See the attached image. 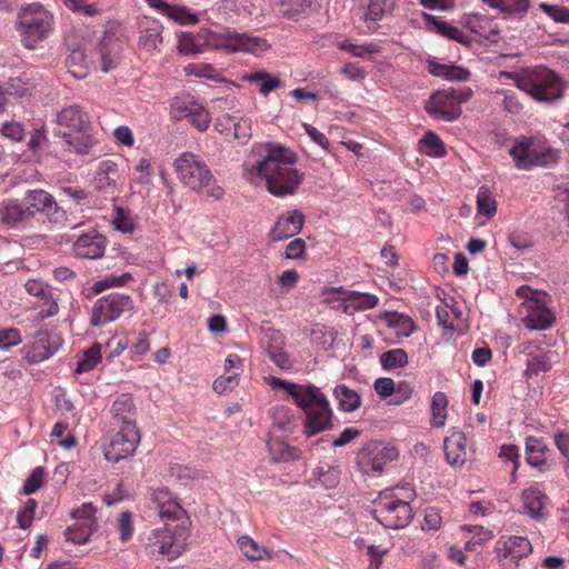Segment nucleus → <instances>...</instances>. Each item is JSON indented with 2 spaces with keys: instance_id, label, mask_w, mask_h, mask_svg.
<instances>
[{
  "instance_id": "nucleus-62",
  "label": "nucleus",
  "mask_w": 569,
  "mask_h": 569,
  "mask_svg": "<svg viewBox=\"0 0 569 569\" xmlns=\"http://www.w3.org/2000/svg\"><path fill=\"white\" fill-rule=\"evenodd\" d=\"M442 525V517L439 509L435 507H428L425 510V519L422 530H438Z\"/></svg>"
},
{
  "instance_id": "nucleus-7",
  "label": "nucleus",
  "mask_w": 569,
  "mask_h": 569,
  "mask_svg": "<svg viewBox=\"0 0 569 569\" xmlns=\"http://www.w3.org/2000/svg\"><path fill=\"white\" fill-rule=\"evenodd\" d=\"M372 515L383 527L400 529L412 520V508L408 501L387 490L373 501Z\"/></svg>"
},
{
  "instance_id": "nucleus-31",
  "label": "nucleus",
  "mask_w": 569,
  "mask_h": 569,
  "mask_svg": "<svg viewBox=\"0 0 569 569\" xmlns=\"http://www.w3.org/2000/svg\"><path fill=\"white\" fill-rule=\"evenodd\" d=\"M492 9L509 17L522 18L530 8L529 0H481Z\"/></svg>"
},
{
  "instance_id": "nucleus-41",
  "label": "nucleus",
  "mask_w": 569,
  "mask_h": 569,
  "mask_svg": "<svg viewBox=\"0 0 569 569\" xmlns=\"http://www.w3.org/2000/svg\"><path fill=\"white\" fill-rule=\"evenodd\" d=\"M430 72L451 81H467L470 78V71L468 69L455 66L433 64L430 68Z\"/></svg>"
},
{
  "instance_id": "nucleus-9",
  "label": "nucleus",
  "mask_w": 569,
  "mask_h": 569,
  "mask_svg": "<svg viewBox=\"0 0 569 569\" xmlns=\"http://www.w3.org/2000/svg\"><path fill=\"white\" fill-rule=\"evenodd\" d=\"M515 166L520 170H529L533 167L553 166L559 160V151L552 148L538 150L533 147L531 138L521 136L515 140L509 151Z\"/></svg>"
},
{
  "instance_id": "nucleus-64",
  "label": "nucleus",
  "mask_w": 569,
  "mask_h": 569,
  "mask_svg": "<svg viewBox=\"0 0 569 569\" xmlns=\"http://www.w3.org/2000/svg\"><path fill=\"white\" fill-rule=\"evenodd\" d=\"M387 552H388V550L381 548L380 546H376V545L367 546V553H368L369 560H370L368 569H380L382 559Z\"/></svg>"
},
{
  "instance_id": "nucleus-25",
  "label": "nucleus",
  "mask_w": 569,
  "mask_h": 569,
  "mask_svg": "<svg viewBox=\"0 0 569 569\" xmlns=\"http://www.w3.org/2000/svg\"><path fill=\"white\" fill-rule=\"evenodd\" d=\"M447 461L455 467H461L467 459V438L460 430H452L445 439Z\"/></svg>"
},
{
  "instance_id": "nucleus-56",
  "label": "nucleus",
  "mask_w": 569,
  "mask_h": 569,
  "mask_svg": "<svg viewBox=\"0 0 569 569\" xmlns=\"http://www.w3.org/2000/svg\"><path fill=\"white\" fill-rule=\"evenodd\" d=\"M118 530L120 533V540L127 542L133 535V520L130 511H123L120 513L118 519Z\"/></svg>"
},
{
  "instance_id": "nucleus-26",
  "label": "nucleus",
  "mask_w": 569,
  "mask_h": 569,
  "mask_svg": "<svg viewBox=\"0 0 569 569\" xmlns=\"http://www.w3.org/2000/svg\"><path fill=\"white\" fill-rule=\"evenodd\" d=\"M521 348V352L528 356L527 368L525 370V376L528 379H531L538 376L540 372H546L551 369L550 352L533 353L536 345L531 341L522 343Z\"/></svg>"
},
{
  "instance_id": "nucleus-4",
  "label": "nucleus",
  "mask_w": 569,
  "mask_h": 569,
  "mask_svg": "<svg viewBox=\"0 0 569 569\" xmlns=\"http://www.w3.org/2000/svg\"><path fill=\"white\" fill-rule=\"evenodd\" d=\"M179 180L194 191L206 190L207 196L220 199L223 189L217 184L209 167L191 152L180 154L173 163Z\"/></svg>"
},
{
  "instance_id": "nucleus-19",
  "label": "nucleus",
  "mask_w": 569,
  "mask_h": 569,
  "mask_svg": "<svg viewBox=\"0 0 569 569\" xmlns=\"http://www.w3.org/2000/svg\"><path fill=\"white\" fill-rule=\"evenodd\" d=\"M106 246L104 236L92 230L78 237L73 242L72 251L81 259H99L103 256Z\"/></svg>"
},
{
  "instance_id": "nucleus-35",
  "label": "nucleus",
  "mask_w": 569,
  "mask_h": 569,
  "mask_svg": "<svg viewBox=\"0 0 569 569\" xmlns=\"http://www.w3.org/2000/svg\"><path fill=\"white\" fill-rule=\"evenodd\" d=\"M162 42V26L158 21H150L141 30L139 44L148 50H156L158 44Z\"/></svg>"
},
{
  "instance_id": "nucleus-8",
  "label": "nucleus",
  "mask_w": 569,
  "mask_h": 569,
  "mask_svg": "<svg viewBox=\"0 0 569 569\" xmlns=\"http://www.w3.org/2000/svg\"><path fill=\"white\" fill-rule=\"evenodd\" d=\"M187 528L181 523H164L163 528H157L148 536L147 548L152 552L168 556L170 560L178 558L186 547Z\"/></svg>"
},
{
  "instance_id": "nucleus-32",
  "label": "nucleus",
  "mask_w": 569,
  "mask_h": 569,
  "mask_svg": "<svg viewBox=\"0 0 569 569\" xmlns=\"http://www.w3.org/2000/svg\"><path fill=\"white\" fill-rule=\"evenodd\" d=\"M68 71L77 79H83L88 76L90 61L82 48L72 49L66 59Z\"/></svg>"
},
{
  "instance_id": "nucleus-29",
  "label": "nucleus",
  "mask_w": 569,
  "mask_h": 569,
  "mask_svg": "<svg viewBox=\"0 0 569 569\" xmlns=\"http://www.w3.org/2000/svg\"><path fill=\"white\" fill-rule=\"evenodd\" d=\"M496 549L503 552V558L511 557L519 560L531 553L532 546L526 537L511 536L508 538H500L496 543Z\"/></svg>"
},
{
  "instance_id": "nucleus-15",
  "label": "nucleus",
  "mask_w": 569,
  "mask_h": 569,
  "mask_svg": "<svg viewBox=\"0 0 569 569\" xmlns=\"http://www.w3.org/2000/svg\"><path fill=\"white\" fill-rule=\"evenodd\" d=\"M398 457V451L393 447H386L376 443L365 446L358 453V465L362 472L381 473L388 461Z\"/></svg>"
},
{
  "instance_id": "nucleus-17",
  "label": "nucleus",
  "mask_w": 569,
  "mask_h": 569,
  "mask_svg": "<svg viewBox=\"0 0 569 569\" xmlns=\"http://www.w3.org/2000/svg\"><path fill=\"white\" fill-rule=\"evenodd\" d=\"M526 310L523 323L531 330H546L555 322V316L547 308L545 297L541 299H529L522 302Z\"/></svg>"
},
{
  "instance_id": "nucleus-42",
  "label": "nucleus",
  "mask_w": 569,
  "mask_h": 569,
  "mask_svg": "<svg viewBox=\"0 0 569 569\" xmlns=\"http://www.w3.org/2000/svg\"><path fill=\"white\" fill-rule=\"evenodd\" d=\"M448 398L438 391L431 399L432 425L437 428L445 426L447 417Z\"/></svg>"
},
{
  "instance_id": "nucleus-60",
  "label": "nucleus",
  "mask_w": 569,
  "mask_h": 569,
  "mask_svg": "<svg viewBox=\"0 0 569 569\" xmlns=\"http://www.w3.org/2000/svg\"><path fill=\"white\" fill-rule=\"evenodd\" d=\"M239 375H240V372H234L229 376L218 377L213 381V385H212L213 390L220 395L232 390L238 385Z\"/></svg>"
},
{
  "instance_id": "nucleus-28",
  "label": "nucleus",
  "mask_w": 569,
  "mask_h": 569,
  "mask_svg": "<svg viewBox=\"0 0 569 569\" xmlns=\"http://www.w3.org/2000/svg\"><path fill=\"white\" fill-rule=\"evenodd\" d=\"M24 288L28 293L40 297L43 300V306L47 309H42L38 312V318L43 320L58 313L59 307L56 300L52 298L51 291L47 284L37 279H30L26 282Z\"/></svg>"
},
{
  "instance_id": "nucleus-1",
  "label": "nucleus",
  "mask_w": 569,
  "mask_h": 569,
  "mask_svg": "<svg viewBox=\"0 0 569 569\" xmlns=\"http://www.w3.org/2000/svg\"><path fill=\"white\" fill-rule=\"evenodd\" d=\"M295 163L296 157L290 150L269 146L263 159L249 169V173L262 178L272 196H292L303 180V173L295 168Z\"/></svg>"
},
{
  "instance_id": "nucleus-22",
  "label": "nucleus",
  "mask_w": 569,
  "mask_h": 569,
  "mask_svg": "<svg viewBox=\"0 0 569 569\" xmlns=\"http://www.w3.org/2000/svg\"><path fill=\"white\" fill-rule=\"evenodd\" d=\"M305 216L299 210L289 211L278 219L270 231V237L274 241H282L298 234L303 227Z\"/></svg>"
},
{
  "instance_id": "nucleus-13",
  "label": "nucleus",
  "mask_w": 569,
  "mask_h": 569,
  "mask_svg": "<svg viewBox=\"0 0 569 569\" xmlns=\"http://www.w3.org/2000/svg\"><path fill=\"white\" fill-rule=\"evenodd\" d=\"M466 101L457 90H441L433 93L426 103V111L436 119L453 121L461 114L460 104Z\"/></svg>"
},
{
  "instance_id": "nucleus-57",
  "label": "nucleus",
  "mask_w": 569,
  "mask_h": 569,
  "mask_svg": "<svg viewBox=\"0 0 569 569\" xmlns=\"http://www.w3.org/2000/svg\"><path fill=\"white\" fill-rule=\"evenodd\" d=\"M540 9L553 21L560 23H569V9L560 6L540 3Z\"/></svg>"
},
{
  "instance_id": "nucleus-59",
  "label": "nucleus",
  "mask_w": 569,
  "mask_h": 569,
  "mask_svg": "<svg viewBox=\"0 0 569 569\" xmlns=\"http://www.w3.org/2000/svg\"><path fill=\"white\" fill-rule=\"evenodd\" d=\"M318 475V482L326 489L335 488L339 482V471L336 468L328 467L325 470L322 467L316 472Z\"/></svg>"
},
{
  "instance_id": "nucleus-46",
  "label": "nucleus",
  "mask_w": 569,
  "mask_h": 569,
  "mask_svg": "<svg viewBox=\"0 0 569 569\" xmlns=\"http://www.w3.org/2000/svg\"><path fill=\"white\" fill-rule=\"evenodd\" d=\"M101 359V346L94 343L91 348L83 352L76 368V373L88 372L92 370Z\"/></svg>"
},
{
  "instance_id": "nucleus-6",
  "label": "nucleus",
  "mask_w": 569,
  "mask_h": 569,
  "mask_svg": "<svg viewBox=\"0 0 569 569\" xmlns=\"http://www.w3.org/2000/svg\"><path fill=\"white\" fill-rule=\"evenodd\" d=\"M17 24L24 47L34 49L51 32L53 17L42 4L31 3L20 10Z\"/></svg>"
},
{
  "instance_id": "nucleus-44",
  "label": "nucleus",
  "mask_w": 569,
  "mask_h": 569,
  "mask_svg": "<svg viewBox=\"0 0 569 569\" xmlns=\"http://www.w3.org/2000/svg\"><path fill=\"white\" fill-rule=\"evenodd\" d=\"M315 0H279L278 12L287 18L299 16L309 9Z\"/></svg>"
},
{
  "instance_id": "nucleus-12",
  "label": "nucleus",
  "mask_w": 569,
  "mask_h": 569,
  "mask_svg": "<svg viewBox=\"0 0 569 569\" xmlns=\"http://www.w3.org/2000/svg\"><path fill=\"white\" fill-rule=\"evenodd\" d=\"M133 307L130 296L116 292L103 296L92 307L91 325L104 326L117 320L123 312L132 310Z\"/></svg>"
},
{
  "instance_id": "nucleus-39",
  "label": "nucleus",
  "mask_w": 569,
  "mask_h": 569,
  "mask_svg": "<svg viewBox=\"0 0 569 569\" xmlns=\"http://www.w3.org/2000/svg\"><path fill=\"white\" fill-rule=\"evenodd\" d=\"M248 81L259 84V91L263 96H268L271 91L281 87V80L272 77L266 71L253 72L247 77Z\"/></svg>"
},
{
  "instance_id": "nucleus-43",
  "label": "nucleus",
  "mask_w": 569,
  "mask_h": 569,
  "mask_svg": "<svg viewBox=\"0 0 569 569\" xmlns=\"http://www.w3.org/2000/svg\"><path fill=\"white\" fill-rule=\"evenodd\" d=\"M272 427L281 432H290L292 426L291 410L286 406H276L270 410Z\"/></svg>"
},
{
  "instance_id": "nucleus-49",
  "label": "nucleus",
  "mask_w": 569,
  "mask_h": 569,
  "mask_svg": "<svg viewBox=\"0 0 569 569\" xmlns=\"http://www.w3.org/2000/svg\"><path fill=\"white\" fill-rule=\"evenodd\" d=\"M133 400L128 395H121L114 400L112 405L114 418L121 420L122 423L124 420H132L131 416L133 413Z\"/></svg>"
},
{
  "instance_id": "nucleus-34",
  "label": "nucleus",
  "mask_w": 569,
  "mask_h": 569,
  "mask_svg": "<svg viewBox=\"0 0 569 569\" xmlns=\"http://www.w3.org/2000/svg\"><path fill=\"white\" fill-rule=\"evenodd\" d=\"M333 396L338 401L339 409L342 411L352 412L361 406V397L359 393L346 385H338L333 389Z\"/></svg>"
},
{
  "instance_id": "nucleus-23",
  "label": "nucleus",
  "mask_w": 569,
  "mask_h": 569,
  "mask_svg": "<svg viewBox=\"0 0 569 569\" xmlns=\"http://www.w3.org/2000/svg\"><path fill=\"white\" fill-rule=\"evenodd\" d=\"M33 218V211L14 200L0 202V224L19 228Z\"/></svg>"
},
{
  "instance_id": "nucleus-21",
  "label": "nucleus",
  "mask_w": 569,
  "mask_h": 569,
  "mask_svg": "<svg viewBox=\"0 0 569 569\" xmlns=\"http://www.w3.org/2000/svg\"><path fill=\"white\" fill-rule=\"evenodd\" d=\"M521 501L526 513L535 520H543L549 516V498L539 488L530 487L522 491Z\"/></svg>"
},
{
  "instance_id": "nucleus-54",
  "label": "nucleus",
  "mask_w": 569,
  "mask_h": 569,
  "mask_svg": "<svg viewBox=\"0 0 569 569\" xmlns=\"http://www.w3.org/2000/svg\"><path fill=\"white\" fill-rule=\"evenodd\" d=\"M44 480V470L41 467H37L32 470L30 476L23 483V493L31 495L41 488Z\"/></svg>"
},
{
  "instance_id": "nucleus-52",
  "label": "nucleus",
  "mask_w": 569,
  "mask_h": 569,
  "mask_svg": "<svg viewBox=\"0 0 569 569\" xmlns=\"http://www.w3.org/2000/svg\"><path fill=\"white\" fill-rule=\"evenodd\" d=\"M130 280H132V276L129 272H124L120 276L111 274L103 278L102 280L94 282L92 289L96 293H100L109 288L122 287L127 284Z\"/></svg>"
},
{
  "instance_id": "nucleus-10",
  "label": "nucleus",
  "mask_w": 569,
  "mask_h": 569,
  "mask_svg": "<svg viewBox=\"0 0 569 569\" xmlns=\"http://www.w3.org/2000/svg\"><path fill=\"white\" fill-rule=\"evenodd\" d=\"M204 42L213 49L228 52L243 51L259 54L269 49V43L266 39L233 31L221 33L210 31L206 34Z\"/></svg>"
},
{
  "instance_id": "nucleus-27",
  "label": "nucleus",
  "mask_w": 569,
  "mask_h": 569,
  "mask_svg": "<svg viewBox=\"0 0 569 569\" xmlns=\"http://www.w3.org/2000/svg\"><path fill=\"white\" fill-rule=\"evenodd\" d=\"M121 47L118 40L111 36L106 34L97 48V54L101 61V70L108 72L114 69L121 59Z\"/></svg>"
},
{
  "instance_id": "nucleus-3",
  "label": "nucleus",
  "mask_w": 569,
  "mask_h": 569,
  "mask_svg": "<svg viewBox=\"0 0 569 569\" xmlns=\"http://www.w3.org/2000/svg\"><path fill=\"white\" fill-rule=\"evenodd\" d=\"M512 79L517 88L538 102L551 103L563 97V82L552 70L546 67L523 69Z\"/></svg>"
},
{
  "instance_id": "nucleus-38",
  "label": "nucleus",
  "mask_w": 569,
  "mask_h": 569,
  "mask_svg": "<svg viewBox=\"0 0 569 569\" xmlns=\"http://www.w3.org/2000/svg\"><path fill=\"white\" fill-rule=\"evenodd\" d=\"M419 150L420 152L435 158H441L446 154L442 141L431 131L419 140Z\"/></svg>"
},
{
  "instance_id": "nucleus-51",
  "label": "nucleus",
  "mask_w": 569,
  "mask_h": 569,
  "mask_svg": "<svg viewBox=\"0 0 569 569\" xmlns=\"http://www.w3.org/2000/svg\"><path fill=\"white\" fill-rule=\"evenodd\" d=\"M231 126L233 129L234 139L239 140L240 143L246 144L252 136L251 119L248 117H241V118L237 119L233 116V122Z\"/></svg>"
},
{
  "instance_id": "nucleus-20",
  "label": "nucleus",
  "mask_w": 569,
  "mask_h": 569,
  "mask_svg": "<svg viewBox=\"0 0 569 569\" xmlns=\"http://www.w3.org/2000/svg\"><path fill=\"white\" fill-rule=\"evenodd\" d=\"M331 290L342 295L340 298L342 311L348 315H352L357 311H366L372 309L379 302L378 297L375 295L345 290L342 287L332 288Z\"/></svg>"
},
{
  "instance_id": "nucleus-16",
  "label": "nucleus",
  "mask_w": 569,
  "mask_h": 569,
  "mask_svg": "<svg viewBox=\"0 0 569 569\" xmlns=\"http://www.w3.org/2000/svg\"><path fill=\"white\" fill-rule=\"evenodd\" d=\"M26 201L28 203L27 208H30L33 213H44L57 223L67 219L66 211L59 208L53 197L42 189L29 190L26 194Z\"/></svg>"
},
{
  "instance_id": "nucleus-45",
  "label": "nucleus",
  "mask_w": 569,
  "mask_h": 569,
  "mask_svg": "<svg viewBox=\"0 0 569 569\" xmlns=\"http://www.w3.org/2000/svg\"><path fill=\"white\" fill-rule=\"evenodd\" d=\"M380 363L385 370L402 368L408 363V355L403 349H392L380 356Z\"/></svg>"
},
{
  "instance_id": "nucleus-53",
  "label": "nucleus",
  "mask_w": 569,
  "mask_h": 569,
  "mask_svg": "<svg viewBox=\"0 0 569 569\" xmlns=\"http://www.w3.org/2000/svg\"><path fill=\"white\" fill-rule=\"evenodd\" d=\"M339 48L341 50L350 52L353 57L363 58L367 53H377L379 51V46L373 42H368L363 44H356L350 42L349 40H345L340 43Z\"/></svg>"
},
{
  "instance_id": "nucleus-40",
  "label": "nucleus",
  "mask_w": 569,
  "mask_h": 569,
  "mask_svg": "<svg viewBox=\"0 0 569 569\" xmlns=\"http://www.w3.org/2000/svg\"><path fill=\"white\" fill-rule=\"evenodd\" d=\"M477 210L479 214L491 218L497 212V202L487 186H481L477 193Z\"/></svg>"
},
{
  "instance_id": "nucleus-2",
  "label": "nucleus",
  "mask_w": 569,
  "mask_h": 569,
  "mask_svg": "<svg viewBox=\"0 0 569 569\" xmlns=\"http://www.w3.org/2000/svg\"><path fill=\"white\" fill-rule=\"evenodd\" d=\"M273 388L283 389L306 415L305 432L311 437L332 428V410L321 390L313 385H298L277 377L270 378Z\"/></svg>"
},
{
  "instance_id": "nucleus-36",
  "label": "nucleus",
  "mask_w": 569,
  "mask_h": 569,
  "mask_svg": "<svg viewBox=\"0 0 569 569\" xmlns=\"http://www.w3.org/2000/svg\"><path fill=\"white\" fill-rule=\"evenodd\" d=\"M238 546L241 552L246 556L250 561L270 559V552L263 547L260 546L257 541H254L249 536H241L238 539Z\"/></svg>"
},
{
  "instance_id": "nucleus-63",
  "label": "nucleus",
  "mask_w": 569,
  "mask_h": 569,
  "mask_svg": "<svg viewBox=\"0 0 569 569\" xmlns=\"http://www.w3.org/2000/svg\"><path fill=\"white\" fill-rule=\"evenodd\" d=\"M1 133L12 141H20L23 138L24 129L21 123L7 121L0 128Z\"/></svg>"
},
{
  "instance_id": "nucleus-47",
  "label": "nucleus",
  "mask_w": 569,
  "mask_h": 569,
  "mask_svg": "<svg viewBox=\"0 0 569 569\" xmlns=\"http://www.w3.org/2000/svg\"><path fill=\"white\" fill-rule=\"evenodd\" d=\"M189 119L190 123L200 131H204L209 128L211 118L209 112L200 104L196 106L193 111L184 114H176V120Z\"/></svg>"
},
{
  "instance_id": "nucleus-50",
  "label": "nucleus",
  "mask_w": 569,
  "mask_h": 569,
  "mask_svg": "<svg viewBox=\"0 0 569 569\" xmlns=\"http://www.w3.org/2000/svg\"><path fill=\"white\" fill-rule=\"evenodd\" d=\"M159 516L164 523H184L182 520L184 510L181 508L177 500L169 501V503H164L162 507H160Z\"/></svg>"
},
{
  "instance_id": "nucleus-48",
  "label": "nucleus",
  "mask_w": 569,
  "mask_h": 569,
  "mask_svg": "<svg viewBox=\"0 0 569 569\" xmlns=\"http://www.w3.org/2000/svg\"><path fill=\"white\" fill-rule=\"evenodd\" d=\"M270 453L274 461H288L295 460L299 457L298 449L295 447H290L289 445L279 441L272 440L268 443Z\"/></svg>"
},
{
  "instance_id": "nucleus-61",
  "label": "nucleus",
  "mask_w": 569,
  "mask_h": 569,
  "mask_svg": "<svg viewBox=\"0 0 569 569\" xmlns=\"http://www.w3.org/2000/svg\"><path fill=\"white\" fill-rule=\"evenodd\" d=\"M386 2L385 0H370L368 3V10L365 13V20L367 22H373L381 20L385 14Z\"/></svg>"
},
{
  "instance_id": "nucleus-37",
  "label": "nucleus",
  "mask_w": 569,
  "mask_h": 569,
  "mask_svg": "<svg viewBox=\"0 0 569 569\" xmlns=\"http://www.w3.org/2000/svg\"><path fill=\"white\" fill-rule=\"evenodd\" d=\"M545 450L546 446L540 439L536 437H528L526 439V460L528 465L532 467L543 466L546 462Z\"/></svg>"
},
{
  "instance_id": "nucleus-5",
  "label": "nucleus",
  "mask_w": 569,
  "mask_h": 569,
  "mask_svg": "<svg viewBox=\"0 0 569 569\" xmlns=\"http://www.w3.org/2000/svg\"><path fill=\"white\" fill-rule=\"evenodd\" d=\"M57 122L69 131H59L66 144L76 153H88L93 144L90 134L91 123L87 112L80 106L73 104L63 108L57 114Z\"/></svg>"
},
{
  "instance_id": "nucleus-11",
  "label": "nucleus",
  "mask_w": 569,
  "mask_h": 569,
  "mask_svg": "<svg viewBox=\"0 0 569 569\" xmlns=\"http://www.w3.org/2000/svg\"><path fill=\"white\" fill-rule=\"evenodd\" d=\"M140 442V432L133 420H124L119 431L111 436L104 446V458L118 462L131 456Z\"/></svg>"
},
{
  "instance_id": "nucleus-58",
  "label": "nucleus",
  "mask_w": 569,
  "mask_h": 569,
  "mask_svg": "<svg viewBox=\"0 0 569 569\" xmlns=\"http://www.w3.org/2000/svg\"><path fill=\"white\" fill-rule=\"evenodd\" d=\"M555 201L556 206L563 211L569 226V183L555 188Z\"/></svg>"
},
{
  "instance_id": "nucleus-55",
  "label": "nucleus",
  "mask_w": 569,
  "mask_h": 569,
  "mask_svg": "<svg viewBox=\"0 0 569 569\" xmlns=\"http://www.w3.org/2000/svg\"><path fill=\"white\" fill-rule=\"evenodd\" d=\"M167 17L181 24H194L198 22L197 14L190 12L184 7L173 6Z\"/></svg>"
},
{
  "instance_id": "nucleus-18",
  "label": "nucleus",
  "mask_w": 569,
  "mask_h": 569,
  "mask_svg": "<svg viewBox=\"0 0 569 569\" xmlns=\"http://www.w3.org/2000/svg\"><path fill=\"white\" fill-rule=\"evenodd\" d=\"M58 338L47 331H39L34 340L23 348V358L29 363H39L49 359L58 349Z\"/></svg>"
},
{
  "instance_id": "nucleus-30",
  "label": "nucleus",
  "mask_w": 569,
  "mask_h": 569,
  "mask_svg": "<svg viewBox=\"0 0 569 569\" xmlns=\"http://www.w3.org/2000/svg\"><path fill=\"white\" fill-rule=\"evenodd\" d=\"M425 17L426 20L433 27V30L436 32L440 33L441 36L450 40H455L461 44H470L471 38L459 28L450 24L449 22L442 20L439 17H435L431 14H425Z\"/></svg>"
},
{
  "instance_id": "nucleus-24",
  "label": "nucleus",
  "mask_w": 569,
  "mask_h": 569,
  "mask_svg": "<svg viewBox=\"0 0 569 569\" xmlns=\"http://www.w3.org/2000/svg\"><path fill=\"white\" fill-rule=\"evenodd\" d=\"M461 22L471 32L479 34L491 42H497L499 40L498 24L491 17L482 14H467L462 17Z\"/></svg>"
},
{
  "instance_id": "nucleus-33",
  "label": "nucleus",
  "mask_w": 569,
  "mask_h": 569,
  "mask_svg": "<svg viewBox=\"0 0 569 569\" xmlns=\"http://www.w3.org/2000/svg\"><path fill=\"white\" fill-rule=\"evenodd\" d=\"M117 177V164L111 160H104L99 163L93 182L97 189L107 190L116 186Z\"/></svg>"
},
{
  "instance_id": "nucleus-14",
  "label": "nucleus",
  "mask_w": 569,
  "mask_h": 569,
  "mask_svg": "<svg viewBox=\"0 0 569 569\" xmlns=\"http://www.w3.org/2000/svg\"><path fill=\"white\" fill-rule=\"evenodd\" d=\"M96 511L91 502L74 509L72 512L74 523L66 529V540L76 545L88 542L90 536L97 530Z\"/></svg>"
}]
</instances>
